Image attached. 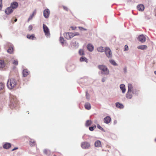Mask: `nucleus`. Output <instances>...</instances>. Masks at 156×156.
<instances>
[{
  "label": "nucleus",
  "mask_w": 156,
  "mask_h": 156,
  "mask_svg": "<svg viewBox=\"0 0 156 156\" xmlns=\"http://www.w3.org/2000/svg\"><path fill=\"white\" fill-rule=\"evenodd\" d=\"M17 84L16 80L13 78L9 79L7 83V87L10 89H13Z\"/></svg>",
  "instance_id": "1"
},
{
  "label": "nucleus",
  "mask_w": 156,
  "mask_h": 156,
  "mask_svg": "<svg viewBox=\"0 0 156 156\" xmlns=\"http://www.w3.org/2000/svg\"><path fill=\"white\" fill-rule=\"evenodd\" d=\"M98 68L101 70V73L104 75H108L109 73V70L107 67L103 65H99Z\"/></svg>",
  "instance_id": "2"
},
{
  "label": "nucleus",
  "mask_w": 156,
  "mask_h": 156,
  "mask_svg": "<svg viewBox=\"0 0 156 156\" xmlns=\"http://www.w3.org/2000/svg\"><path fill=\"white\" fill-rule=\"evenodd\" d=\"M10 98L11 99V103L10 108H12V107H11V106L13 105L14 106H16L17 102V100L16 97L12 95H11Z\"/></svg>",
  "instance_id": "3"
},
{
  "label": "nucleus",
  "mask_w": 156,
  "mask_h": 156,
  "mask_svg": "<svg viewBox=\"0 0 156 156\" xmlns=\"http://www.w3.org/2000/svg\"><path fill=\"white\" fill-rule=\"evenodd\" d=\"M81 147L84 149H88L90 146V143L86 141L82 142L81 144Z\"/></svg>",
  "instance_id": "4"
},
{
  "label": "nucleus",
  "mask_w": 156,
  "mask_h": 156,
  "mask_svg": "<svg viewBox=\"0 0 156 156\" xmlns=\"http://www.w3.org/2000/svg\"><path fill=\"white\" fill-rule=\"evenodd\" d=\"M105 51L106 55L108 58L112 57V54L111 50L108 47H106Z\"/></svg>",
  "instance_id": "5"
},
{
  "label": "nucleus",
  "mask_w": 156,
  "mask_h": 156,
  "mask_svg": "<svg viewBox=\"0 0 156 156\" xmlns=\"http://www.w3.org/2000/svg\"><path fill=\"white\" fill-rule=\"evenodd\" d=\"M43 27L44 32L45 33V35L47 37H48L50 35V33L49 30L47 26L45 24H43Z\"/></svg>",
  "instance_id": "6"
},
{
  "label": "nucleus",
  "mask_w": 156,
  "mask_h": 156,
  "mask_svg": "<svg viewBox=\"0 0 156 156\" xmlns=\"http://www.w3.org/2000/svg\"><path fill=\"white\" fill-rule=\"evenodd\" d=\"M63 35L64 37L68 40H70L73 37V33L71 32L65 33Z\"/></svg>",
  "instance_id": "7"
},
{
  "label": "nucleus",
  "mask_w": 156,
  "mask_h": 156,
  "mask_svg": "<svg viewBox=\"0 0 156 156\" xmlns=\"http://www.w3.org/2000/svg\"><path fill=\"white\" fill-rule=\"evenodd\" d=\"M50 11L48 9H46L43 11V15L44 17L46 18H48L49 16Z\"/></svg>",
  "instance_id": "8"
},
{
  "label": "nucleus",
  "mask_w": 156,
  "mask_h": 156,
  "mask_svg": "<svg viewBox=\"0 0 156 156\" xmlns=\"http://www.w3.org/2000/svg\"><path fill=\"white\" fill-rule=\"evenodd\" d=\"M13 11V9L10 6L7 8L5 10V12L6 14L9 15L12 13Z\"/></svg>",
  "instance_id": "9"
},
{
  "label": "nucleus",
  "mask_w": 156,
  "mask_h": 156,
  "mask_svg": "<svg viewBox=\"0 0 156 156\" xmlns=\"http://www.w3.org/2000/svg\"><path fill=\"white\" fill-rule=\"evenodd\" d=\"M139 41L142 43H144L146 41V37L143 35H141L138 37Z\"/></svg>",
  "instance_id": "10"
},
{
  "label": "nucleus",
  "mask_w": 156,
  "mask_h": 156,
  "mask_svg": "<svg viewBox=\"0 0 156 156\" xmlns=\"http://www.w3.org/2000/svg\"><path fill=\"white\" fill-rule=\"evenodd\" d=\"M111 121V118L109 116H107L104 119V122L106 124L109 123Z\"/></svg>",
  "instance_id": "11"
},
{
  "label": "nucleus",
  "mask_w": 156,
  "mask_h": 156,
  "mask_svg": "<svg viewBox=\"0 0 156 156\" xmlns=\"http://www.w3.org/2000/svg\"><path fill=\"white\" fill-rule=\"evenodd\" d=\"M133 94L132 91H127L126 95V98L128 99H131L133 97Z\"/></svg>",
  "instance_id": "12"
},
{
  "label": "nucleus",
  "mask_w": 156,
  "mask_h": 156,
  "mask_svg": "<svg viewBox=\"0 0 156 156\" xmlns=\"http://www.w3.org/2000/svg\"><path fill=\"white\" fill-rule=\"evenodd\" d=\"M18 6V4L16 2H14L11 3L10 7L13 9H16Z\"/></svg>",
  "instance_id": "13"
},
{
  "label": "nucleus",
  "mask_w": 156,
  "mask_h": 156,
  "mask_svg": "<svg viewBox=\"0 0 156 156\" xmlns=\"http://www.w3.org/2000/svg\"><path fill=\"white\" fill-rule=\"evenodd\" d=\"M87 49L90 51H92L94 50L93 46L90 44H88L87 45Z\"/></svg>",
  "instance_id": "14"
},
{
  "label": "nucleus",
  "mask_w": 156,
  "mask_h": 156,
  "mask_svg": "<svg viewBox=\"0 0 156 156\" xmlns=\"http://www.w3.org/2000/svg\"><path fill=\"white\" fill-rule=\"evenodd\" d=\"M137 8L139 11H142L144 10V7L143 4H140L137 6Z\"/></svg>",
  "instance_id": "15"
},
{
  "label": "nucleus",
  "mask_w": 156,
  "mask_h": 156,
  "mask_svg": "<svg viewBox=\"0 0 156 156\" xmlns=\"http://www.w3.org/2000/svg\"><path fill=\"white\" fill-rule=\"evenodd\" d=\"M11 147V144L9 143H6L4 144V145H3V148L6 149H9V148Z\"/></svg>",
  "instance_id": "16"
},
{
  "label": "nucleus",
  "mask_w": 156,
  "mask_h": 156,
  "mask_svg": "<svg viewBox=\"0 0 156 156\" xmlns=\"http://www.w3.org/2000/svg\"><path fill=\"white\" fill-rule=\"evenodd\" d=\"M115 106L117 108L120 109L123 108L124 107L123 105L119 102H116L115 103Z\"/></svg>",
  "instance_id": "17"
},
{
  "label": "nucleus",
  "mask_w": 156,
  "mask_h": 156,
  "mask_svg": "<svg viewBox=\"0 0 156 156\" xmlns=\"http://www.w3.org/2000/svg\"><path fill=\"white\" fill-rule=\"evenodd\" d=\"M120 88L122 90V93H124L126 90L125 85L124 84H121L120 86Z\"/></svg>",
  "instance_id": "18"
},
{
  "label": "nucleus",
  "mask_w": 156,
  "mask_h": 156,
  "mask_svg": "<svg viewBox=\"0 0 156 156\" xmlns=\"http://www.w3.org/2000/svg\"><path fill=\"white\" fill-rule=\"evenodd\" d=\"M95 146L96 147H100L101 146V142L99 140L96 141L94 143Z\"/></svg>",
  "instance_id": "19"
},
{
  "label": "nucleus",
  "mask_w": 156,
  "mask_h": 156,
  "mask_svg": "<svg viewBox=\"0 0 156 156\" xmlns=\"http://www.w3.org/2000/svg\"><path fill=\"white\" fill-rule=\"evenodd\" d=\"M137 48L139 49H146L147 48V46L146 45H140L138 46Z\"/></svg>",
  "instance_id": "20"
},
{
  "label": "nucleus",
  "mask_w": 156,
  "mask_h": 156,
  "mask_svg": "<svg viewBox=\"0 0 156 156\" xmlns=\"http://www.w3.org/2000/svg\"><path fill=\"white\" fill-rule=\"evenodd\" d=\"M28 74L29 73L27 69H25L23 70V77H25L27 76Z\"/></svg>",
  "instance_id": "21"
},
{
  "label": "nucleus",
  "mask_w": 156,
  "mask_h": 156,
  "mask_svg": "<svg viewBox=\"0 0 156 156\" xmlns=\"http://www.w3.org/2000/svg\"><path fill=\"white\" fill-rule=\"evenodd\" d=\"M71 45L75 48H77L79 46L78 43L76 41L73 42L71 43Z\"/></svg>",
  "instance_id": "22"
},
{
  "label": "nucleus",
  "mask_w": 156,
  "mask_h": 156,
  "mask_svg": "<svg viewBox=\"0 0 156 156\" xmlns=\"http://www.w3.org/2000/svg\"><path fill=\"white\" fill-rule=\"evenodd\" d=\"M85 107L87 110H90L91 108L90 104L89 103H86L85 105Z\"/></svg>",
  "instance_id": "23"
},
{
  "label": "nucleus",
  "mask_w": 156,
  "mask_h": 156,
  "mask_svg": "<svg viewBox=\"0 0 156 156\" xmlns=\"http://www.w3.org/2000/svg\"><path fill=\"white\" fill-rule=\"evenodd\" d=\"M128 91H132L133 89L132 85L131 84H128Z\"/></svg>",
  "instance_id": "24"
},
{
  "label": "nucleus",
  "mask_w": 156,
  "mask_h": 156,
  "mask_svg": "<svg viewBox=\"0 0 156 156\" xmlns=\"http://www.w3.org/2000/svg\"><path fill=\"white\" fill-rule=\"evenodd\" d=\"M27 38L31 39V40H34V34H32L31 35L28 34L27 36Z\"/></svg>",
  "instance_id": "25"
},
{
  "label": "nucleus",
  "mask_w": 156,
  "mask_h": 156,
  "mask_svg": "<svg viewBox=\"0 0 156 156\" xmlns=\"http://www.w3.org/2000/svg\"><path fill=\"white\" fill-rule=\"evenodd\" d=\"M97 50L98 51L100 52H103L104 51V49L103 47H100L97 48Z\"/></svg>",
  "instance_id": "26"
},
{
  "label": "nucleus",
  "mask_w": 156,
  "mask_h": 156,
  "mask_svg": "<svg viewBox=\"0 0 156 156\" xmlns=\"http://www.w3.org/2000/svg\"><path fill=\"white\" fill-rule=\"evenodd\" d=\"M35 144V142L34 140L32 139H30L29 143V145L30 146H33Z\"/></svg>",
  "instance_id": "27"
},
{
  "label": "nucleus",
  "mask_w": 156,
  "mask_h": 156,
  "mask_svg": "<svg viewBox=\"0 0 156 156\" xmlns=\"http://www.w3.org/2000/svg\"><path fill=\"white\" fill-rule=\"evenodd\" d=\"M92 122L91 120H87L85 123V126H88L91 124Z\"/></svg>",
  "instance_id": "28"
},
{
  "label": "nucleus",
  "mask_w": 156,
  "mask_h": 156,
  "mask_svg": "<svg viewBox=\"0 0 156 156\" xmlns=\"http://www.w3.org/2000/svg\"><path fill=\"white\" fill-rule=\"evenodd\" d=\"M60 42L63 45L65 43V41L64 40V39L62 37H60Z\"/></svg>",
  "instance_id": "29"
},
{
  "label": "nucleus",
  "mask_w": 156,
  "mask_h": 156,
  "mask_svg": "<svg viewBox=\"0 0 156 156\" xmlns=\"http://www.w3.org/2000/svg\"><path fill=\"white\" fill-rule=\"evenodd\" d=\"M109 62L112 65L114 66H117L118 65L113 60L111 59L109 60Z\"/></svg>",
  "instance_id": "30"
},
{
  "label": "nucleus",
  "mask_w": 156,
  "mask_h": 156,
  "mask_svg": "<svg viewBox=\"0 0 156 156\" xmlns=\"http://www.w3.org/2000/svg\"><path fill=\"white\" fill-rule=\"evenodd\" d=\"M5 66V63L3 60H0V68H3Z\"/></svg>",
  "instance_id": "31"
},
{
  "label": "nucleus",
  "mask_w": 156,
  "mask_h": 156,
  "mask_svg": "<svg viewBox=\"0 0 156 156\" xmlns=\"http://www.w3.org/2000/svg\"><path fill=\"white\" fill-rule=\"evenodd\" d=\"M13 50L12 46H11L9 47V48L7 50V52L10 54H11L13 51Z\"/></svg>",
  "instance_id": "32"
},
{
  "label": "nucleus",
  "mask_w": 156,
  "mask_h": 156,
  "mask_svg": "<svg viewBox=\"0 0 156 156\" xmlns=\"http://www.w3.org/2000/svg\"><path fill=\"white\" fill-rule=\"evenodd\" d=\"M133 94L138 95L139 93V90L136 89H133L132 91Z\"/></svg>",
  "instance_id": "33"
},
{
  "label": "nucleus",
  "mask_w": 156,
  "mask_h": 156,
  "mask_svg": "<svg viewBox=\"0 0 156 156\" xmlns=\"http://www.w3.org/2000/svg\"><path fill=\"white\" fill-rule=\"evenodd\" d=\"M80 61L81 62H87V59L86 58L84 57H81L80 58Z\"/></svg>",
  "instance_id": "34"
},
{
  "label": "nucleus",
  "mask_w": 156,
  "mask_h": 156,
  "mask_svg": "<svg viewBox=\"0 0 156 156\" xmlns=\"http://www.w3.org/2000/svg\"><path fill=\"white\" fill-rule=\"evenodd\" d=\"M79 54L81 55H84L83 50V49H80L79 50Z\"/></svg>",
  "instance_id": "35"
},
{
  "label": "nucleus",
  "mask_w": 156,
  "mask_h": 156,
  "mask_svg": "<svg viewBox=\"0 0 156 156\" xmlns=\"http://www.w3.org/2000/svg\"><path fill=\"white\" fill-rule=\"evenodd\" d=\"M96 128V126L95 125L94 126H92L89 127V129L90 131H93L94 129Z\"/></svg>",
  "instance_id": "36"
},
{
  "label": "nucleus",
  "mask_w": 156,
  "mask_h": 156,
  "mask_svg": "<svg viewBox=\"0 0 156 156\" xmlns=\"http://www.w3.org/2000/svg\"><path fill=\"white\" fill-rule=\"evenodd\" d=\"M86 98L87 100H89L90 99V95L88 93V91H87L86 92Z\"/></svg>",
  "instance_id": "37"
},
{
  "label": "nucleus",
  "mask_w": 156,
  "mask_h": 156,
  "mask_svg": "<svg viewBox=\"0 0 156 156\" xmlns=\"http://www.w3.org/2000/svg\"><path fill=\"white\" fill-rule=\"evenodd\" d=\"M34 16V14H32L30 15L28 19V22L30 20H31L33 18Z\"/></svg>",
  "instance_id": "38"
},
{
  "label": "nucleus",
  "mask_w": 156,
  "mask_h": 156,
  "mask_svg": "<svg viewBox=\"0 0 156 156\" xmlns=\"http://www.w3.org/2000/svg\"><path fill=\"white\" fill-rule=\"evenodd\" d=\"M97 126L98 128L99 129H100L103 131H104L103 128H102L98 124L97 125Z\"/></svg>",
  "instance_id": "39"
},
{
  "label": "nucleus",
  "mask_w": 156,
  "mask_h": 156,
  "mask_svg": "<svg viewBox=\"0 0 156 156\" xmlns=\"http://www.w3.org/2000/svg\"><path fill=\"white\" fill-rule=\"evenodd\" d=\"M4 87V85L2 83H0V90L2 89Z\"/></svg>",
  "instance_id": "40"
},
{
  "label": "nucleus",
  "mask_w": 156,
  "mask_h": 156,
  "mask_svg": "<svg viewBox=\"0 0 156 156\" xmlns=\"http://www.w3.org/2000/svg\"><path fill=\"white\" fill-rule=\"evenodd\" d=\"M12 63L13 64L16 65H17L18 64V62L17 60H14L12 62Z\"/></svg>",
  "instance_id": "41"
},
{
  "label": "nucleus",
  "mask_w": 156,
  "mask_h": 156,
  "mask_svg": "<svg viewBox=\"0 0 156 156\" xmlns=\"http://www.w3.org/2000/svg\"><path fill=\"white\" fill-rule=\"evenodd\" d=\"M80 34L78 32H76L75 33H73V37H74L75 36L79 35Z\"/></svg>",
  "instance_id": "42"
},
{
  "label": "nucleus",
  "mask_w": 156,
  "mask_h": 156,
  "mask_svg": "<svg viewBox=\"0 0 156 156\" xmlns=\"http://www.w3.org/2000/svg\"><path fill=\"white\" fill-rule=\"evenodd\" d=\"M2 0H0V10L2 9Z\"/></svg>",
  "instance_id": "43"
},
{
  "label": "nucleus",
  "mask_w": 156,
  "mask_h": 156,
  "mask_svg": "<svg viewBox=\"0 0 156 156\" xmlns=\"http://www.w3.org/2000/svg\"><path fill=\"white\" fill-rule=\"evenodd\" d=\"M32 26L31 25H30L28 27V30L29 31H30L32 29Z\"/></svg>",
  "instance_id": "44"
},
{
  "label": "nucleus",
  "mask_w": 156,
  "mask_h": 156,
  "mask_svg": "<svg viewBox=\"0 0 156 156\" xmlns=\"http://www.w3.org/2000/svg\"><path fill=\"white\" fill-rule=\"evenodd\" d=\"M79 29H80V30H81L82 29H83L84 30H87V29H85L82 27H79Z\"/></svg>",
  "instance_id": "45"
},
{
  "label": "nucleus",
  "mask_w": 156,
  "mask_h": 156,
  "mask_svg": "<svg viewBox=\"0 0 156 156\" xmlns=\"http://www.w3.org/2000/svg\"><path fill=\"white\" fill-rule=\"evenodd\" d=\"M106 79V78L105 77H104L102 78L101 81H102V82H104L105 81Z\"/></svg>",
  "instance_id": "46"
},
{
  "label": "nucleus",
  "mask_w": 156,
  "mask_h": 156,
  "mask_svg": "<svg viewBox=\"0 0 156 156\" xmlns=\"http://www.w3.org/2000/svg\"><path fill=\"white\" fill-rule=\"evenodd\" d=\"M128 50V46L126 45H125V51H127Z\"/></svg>",
  "instance_id": "47"
},
{
  "label": "nucleus",
  "mask_w": 156,
  "mask_h": 156,
  "mask_svg": "<svg viewBox=\"0 0 156 156\" xmlns=\"http://www.w3.org/2000/svg\"><path fill=\"white\" fill-rule=\"evenodd\" d=\"M63 9L65 10H66V11H67L68 10V8L66 7L65 6H63Z\"/></svg>",
  "instance_id": "48"
},
{
  "label": "nucleus",
  "mask_w": 156,
  "mask_h": 156,
  "mask_svg": "<svg viewBox=\"0 0 156 156\" xmlns=\"http://www.w3.org/2000/svg\"><path fill=\"white\" fill-rule=\"evenodd\" d=\"M123 71L125 73H126L127 72V68L126 67H125L123 69Z\"/></svg>",
  "instance_id": "49"
},
{
  "label": "nucleus",
  "mask_w": 156,
  "mask_h": 156,
  "mask_svg": "<svg viewBox=\"0 0 156 156\" xmlns=\"http://www.w3.org/2000/svg\"><path fill=\"white\" fill-rule=\"evenodd\" d=\"M71 28L73 30H75L76 29V27H74L73 26H71Z\"/></svg>",
  "instance_id": "50"
},
{
  "label": "nucleus",
  "mask_w": 156,
  "mask_h": 156,
  "mask_svg": "<svg viewBox=\"0 0 156 156\" xmlns=\"http://www.w3.org/2000/svg\"><path fill=\"white\" fill-rule=\"evenodd\" d=\"M47 152H48V150H47V149H45L44 150V153L46 154H47Z\"/></svg>",
  "instance_id": "51"
},
{
  "label": "nucleus",
  "mask_w": 156,
  "mask_h": 156,
  "mask_svg": "<svg viewBox=\"0 0 156 156\" xmlns=\"http://www.w3.org/2000/svg\"><path fill=\"white\" fill-rule=\"evenodd\" d=\"M18 149V148L17 147H15V148H14L12 150V151H14L17 149Z\"/></svg>",
  "instance_id": "52"
},
{
  "label": "nucleus",
  "mask_w": 156,
  "mask_h": 156,
  "mask_svg": "<svg viewBox=\"0 0 156 156\" xmlns=\"http://www.w3.org/2000/svg\"><path fill=\"white\" fill-rule=\"evenodd\" d=\"M36 10H35L33 12V13L32 14H34H34H36Z\"/></svg>",
  "instance_id": "53"
},
{
  "label": "nucleus",
  "mask_w": 156,
  "mask_h": 156,
  "mask_svg": "<svg viewBox=\"0 0 156 156\" xmlns=\"http://www.w3.org/2000/svg\"><path fill=\"white\" fill-rule=\"evenodd\" d=\"M17 19H16V18L15 19V20H14V21H15V22H16V21H17Z\"/></svg>",
  "instance_id": "54"
},
{
  "label": "nucleus",
  "mask_w": 156,
  "mask_h": 156,
  "mask_svg": "<svg viewBox=\"0 0 156 156\" xmlns=\"http://www.w3.org/2000/svg\"><path fill=\"white\" fill-rule=\"evenodd\" d=\"M116 123H117V121H116L115 120V121H114V124H116Z\"/></svg>",
  "instance_id": "55"
},
{
  "label": "nucleus",
  "mask_w": 156,
  "mask_h": 156,
  "mask_svg": "<svg viewBox=\"0 0 156 156\" xmlns=\"http://www.w3.org/2000/svg\"><path fill=\"white\" fill-rule=\"evenodd\" d=\"M154 74L156 75V71H155L154 72Z\"/></svg>",
  "instance_id": "56"
},
{
  "label": "nucleus",
  "mask_w": 156,
  "mask_h": 156,
  "mask_svg": "<svg viewBox=\"0 0 156 156\" xmlns=\"http://www.w3.org/2000/svg\"><path fill=\"white\" fill-rule=\"evenodd\" d=\"M73 66V69L74 68V66Z\"/></svg>",
  "instance_id": "57"
},
{
  "label": "nucleus",
  "mask_w": 156,
  "mask_h": 156,
  "mask_svg": "<svg viewBox=\"0 0 156 156\" xmlns=\"http://www.w3.org/2000/svg\"><path fill=\"white\" fill-rule=\"evenodd\" d=\"M155 142H156V138L155 139Z\"/></svg>",
  "instance_id": "58"
},
{
  "label": "nucleus",
  "mask_w": 156,
  "mask_h": 156,
  "mask_svg": "<svg viewBox=\"0 0 156 156\" xmlns=\"http://www.w3.org/2000/svg\"><path fill=\"white\" fill-rule=\"evenodd\" d=\"M56 156V155H54V156Z\"/></svg>",
  "instance_id": "59"
}]
</instances>
